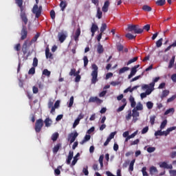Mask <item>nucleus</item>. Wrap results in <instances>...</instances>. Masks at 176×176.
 <instances>
[{"instance_id":"nucleus-1","label":"nucleus","mask_w":176,"mask_h":176,"mask_svg":"<svg viewBox=\"0 0 176 176\" xmlns=\"http://www.w3.org/2000/svg\"><path fill=\"white\" fill-rule=\"evenodd\" d=\"M23 0H15V3L17 5L18 8H19L21 11V20L23 23H25V24H28V17H27V14L25 13L26 8L25 6H23Z\"/></svg>"},{"instance_id":"nucleus-2","label":"nucleus","mask_w":176,"mask_h":176,"mask_svg":"<svg viewBox=\"0 0 176 176\" xmlns=\"http://www.w3.org/2000/svg\"><path fill=\"white\" fill-rule=\"evenodd\" d=\"M144 30L146 31H149L151 30V25L147 24L143 27V28H140L138 25H128V31L129 32H134V34H142Z\"/></svg>"},{"instance_id":"nucleus-3","label":"nucleus","mask_w":176,"mask_h":176,"mask_svg":"<svg viewBox=\"0 0 176 176\" xmlns=\"http://www.w3.org/2000/svg\"><path fill=\"white\" fill-rule=\"evenodd\" d=\"M92 72L91 74V83L92 85H96L97 82H98V66L96 64L92 65Z\"/></svg>"},{"instance_id":"nucleus-4","label":"nucleus","mask_w":176,"mask_h":176,"mask_svg":"<svg viewBox=\"0 0 176 176\" xmlns=\"http://www.w3.org/2000/svg\"><path fill=\"white\" fill-rule=\"evenodd\" d=\"M38 3H39V0H36V4H34L32 8V13L35 14L36 19H39L41 14H42V6L38 7Z\"/></svg>"},{"instance_id":"nucleus-5","label":"nucleus","mask_w":176,"mask_h":176,"mask_svg":"<svg viewBox=\"0 0 176 176\" xmlns=\"http://www.w3.org/2000/svg\"><path fill=\"white\" fill-rule=\"evenodd\" d=\"M176 126H172L170 128H168L166 129V131H162V129H160V130H158L157 131L155 132V137L157 136H162V135H165L166 137H167V135H168V134H170V133H171V131H173V130H175Z\"/></svg>"},{"instance_id":"nucleus-6","label":"nucleus","mask_w":176,"mask_h":176,"mask_svg":"<svg viewBox=\"0 0 176 176\" xmlns=\"http://www.w3.org/2000/svg\"><path fill=\"white\" fill-rule=\"evenodd\" d=\"M42 127H43V120H42V118L36 120L34 126V130L36 133H41Z\"/></svg>"},{"instance_id":"nucleus-7","label":"nucleus","mask_w":176,"mask_h":176,"mask_svg":"<svg viewBox=\"0 0 176 176\" xmlns=\"http://www.w3.org/2000/svg\"><path fill=\"white\" fill-rule=\"evenodd\" d=\"M25 25H27V24L24 23V25L22 26L21 31V41L27 39V36L28 35V31L27 30V27Z\"/></svg>"},{"instance_id":"nucleus-8","label":"nucleus","mask_w":176,"mask_h":176,"mask_svg":"<svg viewBox=\"0 0 176 176\" xmlns=\"http://www.w3.org/2000/svg\"><path fill=\"white\" fill-rule=\"evenodd\" d=\"M78 135H79V133H78L76 131L69 133L68 135L67 141H70V144H73V142H75V140L78 138Z\"/></svg>"},{"instance_id":"nucleus-9","label":"nucleus","mask_w":176,"mask_h":176,"mask_svg":"<svg viewBox=\"0 0 176 176\" xmlns=\"http://www.w3.org/2000/svg\"><path fill=\"white\" fill-rule=\"evenodd\" d=\"M31 45H30V43H28V41H25L22 45V52L23 56H25L27 53H28V50L30 49Z\"/></svg>"},{"instance_id":"nucleus-10","label":"nucleus","mask_w":176,"mask_h":176,"mask_svg":"<svg viewBox=\"0 0 176 176\" xmlns=\"http://www.w3.org/2000/svg\"><path fill=\"white\" fill-rule=\"evenodd\" d=\"M160 167L161 168H167L169 170H173V165L172 164H168L167 162H163L160 164Z\"/></svg>"},{"instance_id":"nucleus-11","label":"nucleus","mask_w":176,"mask_h":176,"mask_svg":"<svg viewBox=\"0 0 176 176\" xmlns=\"http://www.w3.org/2000/svg\"><path fill=\"white\" fill-rule=\"evenodd\" d=\"M89 102H96V104H102V100L100 98H98V97L96 96V97H91L89 99Z\"/></svg>"},{"instance_id":"nucleus-12","label":"nucleus","mask_w":176,"mask_h":176,"mask_svg":"<svg viewBox=\"0 0 176 176\" xmlns=\"http://www.w3.org/2000/svg\"><path fill=\"white\" fill-rule=\"evenodd\" d=\"M132 112V116L133 118V122L135 123V122H137L138 120L136 118H138V116H140V112H138L135 109H133Z\"/></svg>"},{"instance_id":"nucleus-13","label":"nucleus","mask_w":176,"mask_h":176,"mask_svg":"<svg viewBox=\"0 0 176 176\" xmlns=\"http://www.w3.org/2000/svg\"><path fill=\"white\" fill-rule=\"evenodd\" d=\"M45 57L46 58H50L53 60V54L50 52V49H49V45L45 48Z\"/></svg>"},{"instance_id":"nucleus-14","label":"nucleus","mask_w":176,"mask_h":176,"mask_svg":"<svg viewBox=\"0 0 176 176\" xmlns=\"http://www.w3.org/2000/svg\"><path fill=\"white\" fill-rule=\"evenodd\" d=\"M58 41L60 43H63L64 41L67 39V34L64 33H59L58 34Z\"/></svg>"},{"instance_id":"nucleus-15","label":"nucleus","mask_w":176,"mask_h":176,"mask_svg":"<svg viewBox=\"0 0 176 176\" xmlns=\"http://www.w3.org/2000/svg\"><path fill=\"white\" fill-rule=\"evenodd\" d=\"M79 36H80V28H78L76 30V32H75V34H74V41L76 42H78V41H79Z\"/></svg>"},{"instance_id":"nucleus-16","label":"nucleus","mask_w":176,"mask_h":176,"mask_svg":"<svg viewBox=\"0 0 176 176\" xmlns=\"http://www.w3.org/2000/svg\"><path fill=\"white\" fill-rule=\"evenodd\" d=\"M44 123L45 127H50V126H52V124H53V121L52 120V119H50V118L48 117L45 118V120H44Z\"/></svg>"},{"instance_id":"nucleus-17","label":"nucleus","mask_w":176,"mask_h":176,"mask_svg":"<svg viewBox=\"0 0 176 176\" xmlns=\"http://www.w3.org/2000/svg\"><path fill=\"white\" fill-rule=\"evenodd\" d=\"M108 8H109V1H106L102 8V12H104V13H107V12H108Z\"/></svg>"},{"instance_id":"nucleus-18","label":"nucleus","mask_w":176,"mask_h":176,"mask_svg":"<svg viewBox=\"0 0 176 176\" xmlns=\"http://www.w3.org/2000/svg\"><path fill=\"white\" fill-rule=\"evenodd\" d=\"M41 36V33L38 32L32 38V39L30 41V45H32V43H35L36 41H38V38Z\"/></svg>"},{"instance_id":"nucleus-19","label":"nucleus","mask_w":176,"mask_h":176,"mask_svg":"<svg viewBox=\"0 0 176 176\" xmlns=\"http://www.w3.org/2000/svg\"><path fill=\"white\" fill-rule=\"evenodd\" d=\"M73 157H74V151H69V155L67 159V164H71V160H72Z\"/></svg>"},{"instance_id":"nucleus-20","label":"nucleus","mask_w":176,"mask_h":176,"mask_svg":"<svg viewBox=\"0 0 176 176\" xmlns=\"http://www.w3.org/2000/svg\"><path fill=\"white\" fill-rule=\"evenodd\" d=\"M129 102H131V108H135V105H137V103L135 102V100L134 99V97H133V96H131L129 97Z\"/></svg>"},{"instance_id":"nucleus-21","label":"nucleus","mask_w":176,"mask_h":176,"mask_svg":"<svg viewBox=\"0 0 176 176\" xmlns=\"http://www.w3.org/2000/svg\"><path fill=\"white\" fill-rule=\"evenodd\" d=\"M97 52L98 54H102V53H104V47L102 46V45H101L100 43H99L98 45Z\"/></svg>"},{"instance_id":"nucleus-22","label":"nucleus","mask_w":176,"mask_h":176,"mask_svg":"<svg viewBox=\"0 0 176 176\" xmlns=\"http://www.w3.org/2000/svg\"><path fill=\"white\" fill-rule=\"evenodd\" d=\"M67 1H61L60 3V8L62 10V12H64V10H65V8H67Z\"/></svg>"},{"instance_id":"nucleus-23","label":"nucleus","mask_w":176,"mask_h":176,"mask_svg":"<svg viewBox=\"0 0 176 176\" xmlns=\"http://www.w3.org/2000/svg\"><path fill=\"white\" fill-rule=\"evenodd\" d=\"M91 138V136L90 135H86L84 138V139L80 142L81 145H83L85 142H87V141H90V139Z\"/></svg>"},{"instance_id":"nucleus-24","label":"nucleus","mask_w":176,"mask_h":176,"mask_svg":"<svg viewBox=\"0 0 176 176\" xmlns=\"http://www.w3.org/2000/svg\"><path fill=\"white\" fill-rule=\"evenodd\" d=\"M79 74V72H76V69L73 68L71 69L69 75V76H76V75H78Z\"/></svg>"},{"instance_id":"nucleus-25","label":"nucleus","mask_w":176,"mask_h":176,"mask_svg":"<svg viewBox=\"0 0 176 176\" xmlns=\"http://www.w3.org/2000/svg\"><path fill=\"white\" fill-rule=\"evenodd\" d=\"M61 146V144H57L53 148H52V152L53 153H57L58 151H60V147Z\"/></svg>"},{"instance_id":"nucleus-26","label":"nucleus","mask_w":176,"mask_h":176,"mask_svg":"<svg viewBox=\"0 0 176 176\" xmlns=\"http://www.w3.org/2000/svg\"><path fill=\"white\" fill-rule=\"evenodd\" d=\"M140 68V65H135L131 69V74L132 75H135L137 74V69Z\"/></svg>"},{"instance_id":"nucleus-27","label":"nucleus","mask_w":176,"mask_h":176,"mask_svg":"<svg viewBox=\"0 0 176 176\" xmlns=\"http://www.w3.org/2000/svg\"><path fill=\"white\" fill-rule=\"evenodd\" d=\"M155 3L157 6H164L166 5V0H157Z\"/></svg>"},{"instance_id":"nucleus-28","label":"nucleus","mask_w":176,"mask_h":176,"mask_svg":"<svg viewBox=\"0 0 176 176\" xmlns=\"http://www.w3.org/2000/svg\"><path fill=\"white\" fill-rule=\"evenodd\" d=\"M134 163H135V159L133 160L129 164V171H134Z\"/></svg>"},{"instance_id":"nucleus-29","label":"nucleus","mask_w":176,"mask_h":176,"mask_svg":"<svg viewBox=\"0 0 176 176\" xmlns=\"http://www.w3.org/2000/svg\"><path fill=\"white\" fill-rule=\"evenodd\" d=\"M149 171H150L151 175H153V174L155 173H158L157 168L155 166H153L150 168Z\"/></svg>"},{"instance_id":"nucleus-30","label":"nucleus","mask_w":176,"mask_h":176,"mask_svg":"<svg viewBox=\"0 0 176 176\" xmlns=\"http://www.w3.org/2000/svg\"><path fill=\"white\" fill-rule=\"evenodd\" d=\"M98 30V26L94 23L92 24L91 28V32H97V30Z\"/></svg>"},{"instance_id":"nucleus-31","label":"nucleus","mask_w":176,"mask_h":176,"mask_svg":"<svg viewBox=\"0 0 176 176\" xmlns=\"http://www.w3.org/2000/svg\"><path fill=\"white\" fill-rule=\"evenodd\" d=\"M142 10L144 12H151L152 11V8H151V6H148V5H144L142 7Z\"/></svg>"},{"instance_id":"nucleus-32","label":"nucleus","mask_w":176,"mask_h":176,"mask_svg":"<svg viewBox=\"0 0 176 176\" xmlns=\"http://www.w3.org/2000/svg\"><path fill=\"white\" fill-rule=\"evenodd\" d=\"M175 61V56H173L172 58L170 59L168 65V68H173V66L174 65V63Z\"/></svg>"},{"instance_id":"nucleus-33","label":"nucleus","mask_w":176,"mask_h":176,"mask_svg":"<svg viewBox=\"0 0 176 176\" xmlns=\"http://www.w3.org/2000/svg\"><path fill=\"white\" fill-rule=\"evenodd\" d=\"M126 38H127L128 39H129V41H132V39H135V37L137 36H134L133 34H131V33H127L126 35H125Z\"/></svg>"},{"instance_id":"nucleus-34","label":"nucleus","mask_w":176,"mask_h":176,"mask_svg":"<svg viewBox=\"0 0 176 176\" xmlns=\"http://www.w3.org/2000/svg\"><path fill=\"white\" fill-rule=\"evenodd\" d=\"M136 111H142L144 109V107L141 102H139L135 107Z\"/></svg>"},{"instance_id":"nucleus-35","label":"nucleus","mask_w":176,"mask_h":176,"mask_svg":"<svg viewBox=\"0 0 176 176\" xmlns=\"http://www.w3.org/2000/svg\"><path fill=\"white\" fill-rule=\"evenodd\" d=\"M127 115L125 116L126 120H130L131 119V116H133V113H131V110H129L127 111Z\"/></svg>"},{"instance_id":"nucleus-36","label":"nucleus","mask_w":176,"mask_h":176,"mask_svg":"<svg viewBox=\"0 0 176 176\" xmlns=\"http://www.w3.org/2000/svg\"><path fill=\"white\" fill-rule=\"evenodd\" d=\"M137 60H138V57L135 56L132 59H130L128 63H126V65H130V64H133V63H135V61H137Z\"/></svg>"},{"instance_id":"nucleus-37","label":"nucleus","mask_w":176,"mask_h":176,"mask_svg":"<svg viewBox=\"0 0 176 176\" xmlns=\"http://www.w3.org/2000/svg\"><path fill=\"white\" fill-rule=\"evenodd\" d=\"M129 69H130V67H124L121 69H120L119 70V74H124V72H126V71H129Z\"/></svg>"},{"instance_id":"nucleus-38","label":"nucleus","mask_w":176,"mask_h":176,"mask_svg":"<svg viewBox=\"0 0 176 176\" xmlns=\"http://www.w3.org/2000/svg\"><path fill=\"white\" fill-rule=\"evenodd\" d=\"M58 138V133H55L54 134H52V141L54 142L56 141H57V139Z\"/></svg>"},{"instance_id":"nucleus-39","label":"nucleus","mask_w":176,"mask_h":176,"mask_svg":"<svg viewBox=\"0 0 176 176\" xmlns=\"http://www.w3.org/2000/svg\"><path fill=\"white\" fill-rule=\"evenodd\" d=\"M168 94H170V91L168 90H164L162 91V98H164L165 97H167V96H168Z\"/></svg>"},{"instance_id":"nucleus-40","label":"nucleus","mask_w":176,"mask_h":176,"mask_svg":"<svg viewBox=\"0 0 176 176\" xmlns=\"http://www.w3.org/2000/svg\"><path fill=\"white\" fill-rule=\"evenodd\" d=\"M51 72L50 71H48L47 69H45L43 71V75H44L45 76H47L48 78L50 76Z\"/></svg>"},{"instance_id":"nucleus-41","label":"nucleus","mask_w":176,"mask_h":176,"mask_svg":"<svg viewBox=\"0 0 176 176\" xmlns=\"http://www.w3.org/2000/svg\"><path fill=\"white\" fill-rule=\"evenodd\" d=\"M162 45H163V38H160L158 41L156 42V46L157 47H161Z\"/></svg>"},{"instance_id":"nucleus-42","label":"nucleus","mask_w":176,"mask_h":176,"mask_svg":"<svg viewBox=\"0 0 176 176\" xmlns=\"http://www.w3.org/2000/svg\"><path fill=\"white\" fill-rule=\"evenodd\" d=\"M96 17H98V19H101L102 17V12L100 8H98L97 10Z\"/></svg>"},{"instance_id":"nucleus-43","label":"nucleus","mask_w":176,"mask_h":176,"mask_svg":"<svg viewBox=\"0 0 176 176\" xmlns=\"http://www.w3.org/2000/svg\"><path fill=\"white\" fill-rule=\"evenodd\" d=\"M14 49L16 50V52H20L21 49V45L20 43L16 44L14 47Z\"/></svg>"},{"instance_id":"nucleus-44","label":"nucleus","mask_w":176,"mask_h":176,"mask_svg":"<svg viewBox=\"0 0 176 176\" xmlns=\"http://www.w3.org/2000/svg\"><path fill=\"white\" fill-rule=\"evenodd\" d=\"M166 126H167V120H164L160 125V129L161 130H163V129H164V127H166Z\"/></svg>"},{"instance_id":"nucleus-45","label":"nucleus","mask_w":176,"mask_h":176,"mask_svg":"<svg viewBox=\"0 0 176 176\" xmlns=\"http://www.w3.org/2000/svg\"><path fill=\"white\" fill-rule=\"evenodd\" d=\"M83 61H84V67H87V64H89V58L87 56H85L83 57Z\"/></svg>"},{"instance_id":"nucleus-46","label":"nucleus","mask_w":176,"mask_h":176,"mask_svg":"<svg viewBox=\"0 0 176 176\" xmlns=\"http://www.w3.org/2000/svg\"><path fill=\"white\" fill-rule=\"evenodd\" d=\"M123 49H124L123 45H121L120 43L117 45V50H118V52H123Z\"/></svg>"},{"instance_id":"nucleus-47","label":"nucleus","mask_w":176,"mask_h":176,"mask_svg":"<svg viewBox=\"0 0 176 176\" xmlns=\"http://www.w3.org/2000/svg\"><path fill=\"white\" fill-rule=\"evenodd\" d=\"M155 119H156L155 116H153L150 117V123H151V126H153V124H155Z\"/></svg>"},{"instance_id":"nucleus-48","label":"nucleus","mask_w":176,"mask_h":176,"mask_svg":"<svg viewBox=\"0 0 176 176\" xmlns=\"http://www.w3.org/2000/svg\"><path fill=\"white\" fill-rule=\"evenodd\" d=\"M146 107L148 109H152L153 108V102L148 101L146 102Z\"/></svg>"},{"instance_id":"nucleus-49","label":"nucleus","mask_w":176,"mask_h":176,"mask_svg":"<svg viewBox=\"0 0 176 176\" xmlns=\"http://www.w3.org/2000/svg\"><path fill=\"white\" fill-rule=\"evenodd\" d=\"M105 30H107V24L102 23L100 27V33L102 34V32H104V31H105Z\"/></svg>"},{"instance_id":"nucleus-50","label":"nucleus","mask_w":176,"mask_h":176,"mask_svg":"<svg viewBox=\"0 0 176 176\" xmlns=\"http://www.w3.org/2000/svg\"><path fill=\"white\" fill-rule=\"evenodd\" d=\"M142 173L143 176H148V175H149L148 174V172H146V166H144L142 168Z\"/></svg>"},{"instance_id":"nucleus-51","label":"nucleus","mask_w":176,"mask_h":176,"mask_svg":"<svg viewBox=\"0 0 176 176\" xmlns=\"http://www.w3.org/2000/svg\"><path fill=\"white\" fill-rule=\"evenodd\" d=\"M50 16L52 20H54L56 19V12H54V10H52L50 11Z\"/></svg>"},{"instance_id":"nucleus-52","label":"nucleus","mask_w":176,"mask_h":176,"mask_svg":"<svg viewBox=\"0 0 176 176\" xmlns=\"http://www.w3.org/2000/svg\"><path fill=\"white\" fill-rule=\"evenodd\" d=\"M176 98V94L172 96L170 98H168L167 100V102H173V101H174V100H175Z\"/></svg>"},{"instance_id":"nucleus-53","label":"nucleus","mask_w":176,"mask_h":176,"mask_svg":"<svg viewBox=\"0 0 176 176\" xmlns=\"http://www.w3.org/2000/svg\"><path fill=\"white\" fill-rule=\"evenodd\" d=\"M116 134V132H112L110 133V135H109V137L107 138L109 140H110V141H111V140H112L115 138Z\"/></svg>"},{"instance_id":"nucleus-54","label":"nucleus","mask_w":176,"mask_h":176,"mask_svg":"<svg viewBox=\"0 0 176 176\" xmlns=\"http://www.w3.org/2000/svg\"><path fill=\"white\" fill-rule=\"evenodd\" d=\"M74 105V96H71L70 100H69V108H71Z\"/></svg>"},{"instance_id":"nucleus-55","label":"nucleus","mask_w":176,"mask_h":176,"mask_svg":"<svg viewBox=\"0 0 176 176\" xmlns=\"http://www.w3.org/2000/svg\"><path fill=\"white\" fill-rule=\"evenodd\" d=\"M32 65L33 67H38V58L36 57L34 58Z\"/></svg>"},{"instance_id":"nucleus-56","label":"nucleus","mask_w":176,"mask_h":176,"mask_svg":"<svg viewBox=\"0 0 176 176\" xmlns=\"http://www.w3.org/2000/svg\"><path fill=\"white\" fill-rule=\"evenodd\" d=\"M149 131V126H146L142 130V134H146V132Z\"/></svg>"},{"instance_id":"nucleus-57","label":"nucleus","mask_w":176,"mask_h":176,"mask_svg":"<svg viewBox=\"0 0 176 176\" xmlns=\"http://www.w3.org/2000/svg\"><path fill=\"white\" fill-rule=\"evenodd\" d=\"M29 75H34L35 74V67H32L28 72Z\"/></svg>"},{"instance_id":"nucleus-58","label":"nucleus","mask_w":176,"mask_h":176,"mask_svg":"<svg viewBox=\"0 0 176 176\" xmlns=\"http://www.w3.org/2000/svg\"><path fill=\"white\" fill-rule=\"evenodd\" d=\"M79 122H80L79 120V119H76L74 124H73V129H75V127H76V126H78V124H79Z\"/></svg>"},{"instance_id":"nucleus-59","label":"nucleus","mask_w":176,"mask_h":176,"mask_svg":"<svg viewBox=\"0 0 176 176\" xmlns=\"http://www.w3.org/2000/svg\"><path fill=\"white\" fill-rule=\"evenodd\" d=\"M154 151H156V148L155 147H148L147 148V152H148V153H152Z\"/></svg>"},{"instance_id":"nucleus-60","label":"nucleus","mask_w":176,"mask_h":176,"mask_svg":"<svg viewBox=\"0 0 176 176\" xmlns=\"http://www.w3.org/2000/svg\"><path fill=\"white\" fill-rule=\"evenodd\" d=\"M171 112H174V108H170L169 109H167L165 111L164 115H168V113H171Z\"/></svg>"},{"instance_id":"nucleus-61","label":"nucleus","mask_w":176,"mask_h":176,"mask_svg":"<svg viewBox=\"0 0 176 176\" xmlns=\"http://www.w3.org/2000/svg\"><path fill=\"white\" fill-rule=\"evenodd\" d=\"M82 173L85 175H89V170H87V168H83Z\"/></svg>"},{"instance_id":"nucleus-62","label":"nucleus","mask_w":176,"mask_h":176,"mask_svg":"<svg viewBox=\"0 0 176 176\" xmlns=\"http://www.w3.org/2000/svg\"><path fill=\"white\" fill-rule=\"evenodd\" d=\"M169 174L170 176H176V170H169Z\"/></svg>"},{"instance_id":"nucleus-63","label":"nucleus","mask_w":176,"mask_h":176,"mask_svg":"<svg viewBox=\"0 0 176 176\" xmlns=\"http://www.w3.org/2000/svg\"><path fill=\"white\" fill-rule=\"evenodd\" d=\"M75 76H76L75 82H80V78H81L80 75H79V74H78L76 75Z\"/></svg>"},{"instance_id":"nucleus-64","label":"nucleus","mask_w":176,"mask_h":176,"mask_svg":"<svg viewBox=\"0 0 176 176\" xmlns=\"http://www.w3.org/2000/svg\"><path fill=\"white\" fill-rule=\"evenodd\" d=\"M171 80H173V82L176 83V74H174L171 76Z\"/></svg>"}]
</instances>
